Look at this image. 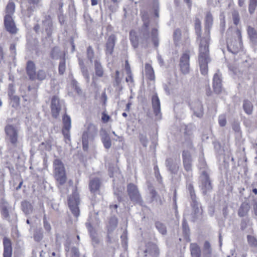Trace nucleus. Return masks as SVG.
Returning a JSON list of instances; mask_svg holds the SVG:
<instances>
[{
	"label": "nucleus",
	"instance_id": "obj_34",
	"mask_svg": "<svg viewBox=\"0 0 257 257\" xmlns=\"http://www.w3.org/2000/svg\"><path fill=\"white\" fill-rule=\"evenodd\" d=\"M212 249L208 241H205L203 244L202 255L203 257H211Z\"/></svg>",
	"mask_w": 257,
	"mask_h": 257
},
{
	"label": "nucleus",
	"instance_id": "obj_4",
	"mask_svg": "<svg viewBox=\"0 0 257 257\" xmlns=\"http://www.w3.org/2000/svg\"><path fill=\"white\" fill-rule=\"evenodd\" d=\"M0 212L2 218L11 223L17 221V214L9 203L4 198L0 202Z\"/></svg>",
	"mask_w": 257,
	"mask_h": 257
},
{
	"label": "nucleus",
	"instance_id": "obj_15",
	"mask_svg": "<svg viewBox=\"0 0 257 257\" xmlns=\"http://www.w3.org/2000/svg\"><path fill=\"white\" fill-rule=\"evenodd\" d=\"M190 106L195 116L199 118L203 116V107L201 101L198 99L195 100L190 103Z\"/></svg>",
	"mask_w": 257,
	"mask_h": 257
},
{
	"label": "nucleus",
	"instance_id": "obj_61",
	"mask_svg": "<svg viewBox=\"0 0 257 257\" xmlns=\"http://www.w3.org/2000/svg\"><path fill=\"white\" fill-rule=\"evenodd\" d=\"M15 91L16 90L15 89L14 83H10L8 87V96H11L15 95Z\"/></svg>",
	"mask_w": 257,
	"mask_h": 257
},
{
	"label": "nucleus",
	"instance_id": "obj_52",
	"mask_svg": "<svg viewBox=\"0 0 257 257\" xmlns=\"http://www.w3.org/2000/svg\"><path fill=\"white\" fill-rule=\"evenodd\" d=\"M47 77L46 72L43 70H39L36 74V78L40 81L45 80Z\"/></svg>",
	"mask_w": 257,
	"mask_h": 257
},
{
	"label": "nucleus",
	"instance_id": "obj_41",
	"mask_svg": "<svg viewBox=\"0 0 257 257\" xmlns=\"http://www.w3.org/2000/svg\"><path fill=\"white\" fill-rule=\"evenodd\" d=\"M151 40L154 44V46L156 48H157L159 44L158 30L156 28L152 29L151 30Z\"/></svg>",
	"mask_w": 257,
	"mask_h": 257
},
{
	"label": "nucleus",
	"instance_id": "obj_19",
	"mask_svg": "<svg viewBox=\"0 0 257 257\" xmlns=\"http://www.w3.org/2000/svg\"><path fill=\"white\" fill-rule=\"evenodd\" d=\"M194 128V126L193 125L189 124L187 125L185 128L184 134L185 141L184 143V145L190 149H192L193 148L191 139L193 136V131Z\"/></svg>",
	"mask_w": 257,
	"mask_h": 257
},
{
	"label": "nucleus",
	"instance_id": "obj_37",
	"mask_svg": "<svg viewBox=\"0 0 257 257\" xmlns=\"http://www.w3.org/2000/svg\"><path fill=\"white\" fill-rule=\"evenodd\" d=\"M146 76L150 80H154L155 78L154 71L151 65L146 63L145 67Z\"/></svg>",
	"mask_w": 257,
	"mask_h": 257
},
{
	"label": "nucleus",
	"instance_id": "obj_14",
	"mask_svg": "<svg viewBox=\"0 0 257 257\" xmlns=\"http://www.w3.org/2000/svg\"><path fill=\"white\" fill-rule=\"evenodd\" d=\"M190 56L188 52L183 54L180 59V70L184 74H188L190 70L189 64Z\"/></svg>",
	"mask_w": 257,
	"mask_h": 257
},
{
	"label": "nucleus",
	"instance_id": "obj_47",
	"mask_svg": "<svg viewBox=\"0 0 257 257\" xmlns=\"http://www.w3.org/2000/svg\"><path fill=\"white\" fill-rule=\"evenodd\" d=\"M66 70V61L65 58L62 59L59 64L58 72L60 75H63Z\"/></svg>",
	"mask_w": 257,
	"mask_h": 257
},
{
	"label": "nucleus",
	"instance_id": "obj_63",
	"mask_svg": "<svg viewBox=\"0 0 257 257\" xmlns=\"http://www.w3.org/2000/svg\"><path fill=\"white\" fill-rule=\"evenodd\" d=\"M71 257H79L80 253L78 249L76 247H73L71 249Z\"/></svg>",
	"mask_w": 257,
	"mask_h": 257
},
{
	"label": "nucleus",
	"instance_id": "obj_28",
	"mask_svg": "<svg viewBox=\"0 0 257 257\" xmlns=\"http://www.w3.org/2000/svg\"><path fill=\"white\" fill-rule=\"evenodd\" d=\"M246 30L251 44L253 46H257V30L250 26H247Z\"/></svg>",
	"mask_w": 257,
	"mask_h": 257
},
{
	"label": "nucleus",
	"instance_id": "obj_48",
	"mask_svg": "<svg viewBox=\"0 0 257 257\" xmlns=\"http://www.w3.org/2000/svg\"><path fill=\"white\" fill-rule=\"evenodd\" d=\"M183 232L185 237H188L190 233V229L186 220L184 219L182 222Z\"/></svg>",
	"mask_w": 257,
	"mask_h": 257
},
{
	"label": "nucleus",
	"instance_id": "obj_31",
	"mask_svg": "<svg viewBox=\"0 0 257 257\" xmlns=\"http://www.w3.org/2000/svg\"><path fill=\"white\" fill-rule=\"evenodd\" d=\"M50 57L52 59L58 60L65 58V54L58 47H54L51 51Z\"/></svg>",
	"mask_w": 257,
	"mask_h": 257
},
{
	"label": "nucleus",
	"instance_id": "obj_22",
	"mask_svg": "<svg viewBox=\"0 0 257 257\" xmlns=\"http://www.w3.org/2000/svg\"><path fill=\"white\" fill-rule=\"evenodd\" d=\"M42 29L45 31L48 36L50 37L53 31V24L51 17L47 16L45 18V20L42 22Z\"/></svg>",
	"mask_w": 257,
	"mask_h": 257
},
{
	"label": "nucleus",
	"instance_id": "obj_42",
	"mask_svg": "<svg viewBox=\"0 0 257 257\" xmlns=\"http://www.w3.org/2000/svg\"><path fill=\"white\" fill-rule=\"evenodd\" d=\"M243 108L246 114L248 115L251 114L253 110V105L249 100L245 99L243 101Z\"/></svg>",
	"mask_w": 257,
	"mask_h": 257
},
{
	"label": "nucleus",
	"instance_id": "obj_60",
	"mask_svg": "<svg viewBox=\"0 0 257 257\" xmlns=\"http://www.w3.org/2000/svg\"><path fill=\"white\" fill-rule=\"evenodd\" d=\"M247 238L248 242L250 245L255 246L257 245L256 239L254 236L248 235Z\"/></svg>",
	"mask_w": 257,
	"mask_h": 257
},
{
	"label": "nucleus",
	"instance_id": "obj_46",
	"mask_svg": "<svg viewBox=\"0 0 257 257\" xmlns=\"http://www.w3.org/2000/svg\"><path fill=\"white\" fill-rule=\"evenodd\" d=\"M130 40L133 47L136 48L138 46L139 40L135 35V33L131 31L130 33Z\"/></svg>",
	"mask_w": 257,
	"mask_h": 257
},
{
	"label": "nucleus",
	"instance_id": "obj_64",
	"mask_svg": "<svg viewBox=\"0 0 257 257\" xmlns=\"http://www.w3.org/2000/svg\"><path fill=\"white\" fill-rule=\"evenodd\" d=\"M43 223H44V227L45 230L46 231H47L48 232L50 231L51 229V227L50 224L47 221L45 216H44V218H43Z\"/></svg>",
	"mask_w": 257,
	"mask_h": 257
},
{
	"label": "nucleus",
	"instance_id": "obj_59",
	"mask_svg": "<svg viewBox=\"0 0 257 257\" xmlns=\"http://www.w3.org/2000/svg\"><path fill=\"white\" fill-rule=\"evenodd\" d=\"M87 55L88 59L92 62L94 58V51L91 46H89L87 49Z\"/></svg>",
	"mask_w": 257,
	"mask_h": 257
},
{
	"label": "nucleus",
	"instance_id": "obj_51",
	"mask_svg": "<svg viewBox=\"0 0 257 257\" xmlns=\"http://www.w3.org/2000/svg\"><path fill=\"white\" fill-rule=\"evenodd\" d=\"M153 8L154 11L155 16L158 18L159 17V3L158 0H153Z\"/></svg>",
	"mask_w": 257,
	"mask_h": 257
},
{
	"label": "nucleus",
	"instance_id": "obj_8",
	"mask_svg": "<svg viewBox=\"0 0 257 257\" xmlns=\"http://www.w3.org/2000/svg\"><path fill=\"white\" fill-rule=\"evenodd\" d=\"M235 34L237 37V40L232 39L227 41L228 50L234 54H237L241 49L242 45L241 31L237 29L235 31Z\"/></svg>",
	"mask_w": 257,
	"mask_h": 257
},
{
	"label": "nucleus",
	"instance_id": "obj_35",
	"mask_svg": "<svg viewBox=\"0 0 257 257\" xmlns=\"http://www.w3.org/2000/svg\"><path fill=\"white\" fill-rule=\"evenodd\" d=\"M249 208L250 206L247 203H242L238 210V216L240 217H244L246 216L249 210Z\"/></svg>",
	"mask_w": 257,
	"mask_h": 257
},
{
	"label": "nucleus",
	"instance_id": "obj_20",
	"mask_svg": "<svg viewBox=\"0 0 257 257\" xmlns=\"http://www.w3.org/2000/svg\"><path fill=\"white\" fill-rule=\"evenodd\" d=\"M4 24L6 29L11 34H16L17 31L13 17L5 16L4 18Z\"/></svg>",
	"mask_w": 257,
	"mask_h": 257
},
{
	"label": "nucleus",
	"instance_id": "obj_26",
	"mask_svg": "<svg viewBox=\"0 0 257 257\" xmlns=\"http://www.w3.org/2000/svg\"><path fill=\"white\" fill-rule=\"evenodd\" d=\"M4 244V257H12V247L11 240L5 237L3 239Z\"/></svg>",
	"mask_w": 257,
	"mask_h": 257
},
{
	"label": "nucleus",
	"instance_id": "obj_55",
	"mask_svg": "<svg viewBox=\"0 0 257 257\" xmlns=\"http://www.w3.org/2000/svg\"><path fill=\"white\" fill-rule=\"evenodd\" d=\"M232 20L233 24L236 26L237 25L240 21L239 13L236 11H234L232 13Z\"/></svg>",
	"mask_w": 257,
	"mask_h": 257
},
{
	"label": "nucleus",
	"instance_id": "obj_5",
	"mask_svg": "<svg viewBox=\"0 0 257 257\" xmlns=\"http://www.w3.org/2000/svg\"><path fill=\"white\" fill-rule=\"evenodd\" d=\"M142 19L143 21V25L140 30V38L141 43L145 47H147L150 40V34L149 31V18L147 12H144L142 14Z\"/></svg>",
	"mask_w": 257,
	"mask_h": 257
},
{
	"label": "nucleus",
	"instance_id": "obj_27",
	"mask_svg": "<svg viewBox=\"0 0 257 257\" xmlns=\"http://www.w3.org/2000/svg\"><path fill=\"white\" fill-rule=\"evenodd\" d=\"M26 71L27 74L30 80L34 81L36 79L35 65L33 61H28L27 64Z\"/></svg>",
	"mask_w": 257,
	"mask_h": 257
},
{
	"label": "nucleus",
	"instance_id": "obj_10",
	"mask_svg": "<svg viewBox=\"0 0 257 257\" xmlns=\"http://www.w3.org/2000/svg\"><path fill=\"white\" fill-rule=\"evenodd\" d=\"M199 187L204 195L210 192L212 189L211 181L207 173L205 171L202 172L200 177V184Z\"/></svg>",
	"mask_w": 257,
	"mask_h": 257
},
{
	"label": "nucleus",
	"instance_id": "obj_12",
	"mask_svg": "<svg viewBox=\"0 0 257 257\" xmlns=\"http://www.w3.org/2000/svg\"><path fill=\"white\" fill-rule=\"evenodd\" d=\"M192 209L191 220L195 222L202 218L203 210L199 201L190 203Z\"/></svg>",
	"mask_w": 257,
	"mask_h": 257
},
{
	"label": "nucleus",
	"instance_id": "obj_24",
	"mask_svg": "<svg viewBox=\"0 0 257 257\" xmlns=\"http://www.w3.org/2000/svg\"><path fill=\"white\" fill-rule=\"evenodd\" d=\"M101 184V181L98 178H94L91 179L89 184V187L91 193L94 195L99 194Z\"/></svg>",
	"mask_w": 257,
	"mask_h": 257
},
{
	"label": "nucleus",
	"instance_id": "obj_53",
	"mask_svg": "<svg viewBox=\"0 0 257 257\" xmlns=\"http://www.w3.org/2000/svg\"><path fill=\"white\" fill-rule=\"evenodd\" d=\"M34 239L36 241H40L43 237V232L41 229L37 230L34 235Z\"/></svg>",
	"mask_w": 257,
	"mask_h": 257
},
{
	"label": "nucleus",
	"instance_id": "obj_11",
	"mask_svg": "<svg viewBox=\"0 0 257 257\" xmlns=\"http://www.w3.org/2000/svg\"><path fill=\"white\" fill-rule=\"evenodd\" d=\"M63 129L62 134L66 139L65 142L68 144L70 141V130L71 127V120L70 117L65 113L62 118Z\"/></svg>",
	"mask_w": 257,
	"mask_h": 257
},
{
	"label": "nucleus",
	"instance_id": "obj_7",
	"mask_svg": "<svg viewBox=\"0 0 257 257\" xmlns=\"http://www.w3.org/2000/svg\"><path fill=\"white\" fill-rule=\"evenodd\" d=\"M127 193L131 201L135 204L141 206L144 205V202L137 185L129 183L127 185Z\"/></svg>",
	"mask_w": 257,
	"mask_h": 257
},
{
	"label": "nucleus",
	"instance_id": "obj_33",
	"mask_svg": "<svg viewBox=\"0 0 257 257\" xmlns=\"http://www.w3.org/2000/svg\"><path fill=\"white\" fill-rule=\"evenodd\" d=\"M118 219L115 216H111L108 221L107 225V231L108 233H111L117 227Z\"/></svg>",
	"mask_w": 257,
	"mask_h": 257
},
{
	"label": "nucleus",
	"instance_id": "obj_56",
	"mask_svg": "<svg viewBox=\"0 0 257 257\" xmlns=\"http://www.w3.org/2000/svg\"><path fill=\"white\" fill-rule=\"evenodd\" d=\"M81 71L82 74V75L85 79L86 82L87 83H89L90 81V76L87 67H82L81 69Z\"/></svg>",
	"mask_w": 257,
	"mask_h": 257
},
{
	"label": "nucleus",
	"instance_id": "obj_9",
	"mask_svg": "<svg viewBox=\"0 0 257 257\" xmlns=\"http://www.w3.org/2000/svg\"><path fill=\"white\" fill-rule=\"evenodd\" d=\"M68 202L72 213L75 217H77L80 213L78 207V205L80 203V198L76 188L73 191L72 195L69 197Z\"/></svg>",
	"mask_w": 257,
	"mask_h": 257
},
{
	"label": "nucleus",
	"instance_id": "obj_30",
	"mask_svg": "<svg viewBox=\"0 0 257 257\" xmlns=\"http://www.w3.org/2000/svg\"><path fill=\"white\" fill-rule=\"evenodd\" d=\"M186 189L189 195L190 203L198 202L194 187L191 182H187Z\"/></svg>",
	"mask_w": 257,
	"mask_h": 257
},
{
	"label": "nucleus",
	"instance_id": "obj_1",
	"mask_svg": "<svg viewBox=\"0 0 257 257\" xmlns=\"http://www.w3.org/2000/svg\"><path fill=\"white\" fill-rule=\"evenodd\" d=\"M205 37L200 40L199 49L198 61L202 74L208 73V64L211 61L209 55V32L213 24V17L210 12L206 13L205 19Z\"/></svg>",
	"mask_w": 257,
	"mask_h": 257
},
{
	"label": "nucleus",
	"instance_id": "obj_25",
	"mask_svg": "<svg viewBox=\"0 0 257 257\" xmlns=\"http://www.w3.org/2000/svg\"><path fill=\"white\" fill-rule=\"evenodd\" d=\"M152 103L154 112L157 118L160 119L161 116L160 102L157 94L154 95L152 98Z\"/></svg>",
	"mask_w": 257,
	"mask_h": 257
},
{
	"label": "nucleus",
	"instance_id": "obj_62",
	"mask_svg": "<svg viewBox=\"0 0 257 257\" xmlns=\"http://www.w3.org/2000/svg\"><path fill=\"white\" fill-rule=\"evenodd\" d=\"M218 122L221 126H224L226 123V120L225 116L224 115H221L218 117Z\"/></svg>",
	"mask_w": 257,
	"mask_h": 257
},
{
	"label": "nucleus",
	"instance_id": "obj_3",
	"mask_svg": "<svg viewBox=\"0 0 257 257\" xmlns=\"http://www.w3.org/2000/svg\"><path fill=\"white\" fill-rule=\"evenodd\" d=\"M54 175L58 187L60 189L66 182L67 176L64 164L59 159L53 161Z\"/></svg>",
	"mask_w": 257,
	"mask_h": 257
},
{
	"label": "nucleus",
	"instance_id": "obj_18",
	"mask_svg": "<svg viewBox=\"0 0 257 257\" xmlns=\"http://www.w3.org/2000/svg\"><path fill=\"white\" fill-rule=\"evenodd\" d=\"M182 159L184 169L187 172L191 171L193 160L190 153L187 150L183 151Z\"/></svg>",
	"mask_w": 257,
	"mask_h": 257
},
{
	"label": "nucleus",
	"instance_id": "obj_57",
	"mask_svg": "<svg viewBox=\"0 0 257 257\" xmlns=\"http://www.w3.org/2000/svg\"><path fill=\"white\" fill-rule=\"evenodd\" d=\"M181 38V31L180 29H176L173 34V38L174 42H179Z\"/></svg>",
	"mask_w": 257,
	"mask_h": 257
},
{
	"label": "nucleus",
	"instance_id": "obj_29",
	"mask_svg": "<svg viewBox=\"0 0 257 257\" xmlns=\"http://www.w3.org/2000/svg\"><path fill=\"white\" fill-rule=\"evenodd\" d=\"M100 135L104 148L106 149H109L111 147V142L108 134L105 130L102 129Z\"/></svg>",
	"mask_w": 257,
	"mask_h": 257
},
{
	"label": "nucleus",
	"instance_id": "obj_49",
	"mask_svg": "<svg viewBox=\"0 0 257 257\" xmlns=\"http://www.w3.org/2000/svg\"><path fill=\"white\" fill-rule=\"evenodd\" d=\"M104 5H105L108 9L112 13L116 11L118 9V2L112 3V4H109L108 2L104 1Z\"/></svg>",
	"mask_w": 257,
	"mask_h": 257
},
{
	"label": "nucleus",
	"instance_id": "obj_13",
	"mask_svg": "<svg viewBox=\"0 0 257 257\" xmlns=\"http://www.w3.org/2000/svg\"><path fill=\"white\" fill-rule=\"evenodd\" d=\"M61 107L62 102L57 96H54L51 102V110L53 117L55 118L58 117L61 110Z\"/></svg>",
	"mask_w": 257,
	"mask_h": 257
},
{
	"label": "nucleus",
	"instance_id": "obj_23",
	"mask_svg": "<svg viewBox=\"0 0 257 257\" xmlns=\"http://www.w3.org/2000/svg\"><path fill=\"white\" fill-rule=\"evenodd\" d=\"M165 165L168 171L172 174H176L179 170L178 164L172 158H167L165 161Z\"/></svg>",
	"mask_w": 257,
	"mask_h": 257
},
{
	"label": "nucleus",
	"instance_id": "obj_58",
	"mask_svg": "<svg viewBox=\"0 0 257 257\" xmlns=\"http://www.w3.org/2000/svg\"><path fill=\"white\" fill-rule=\"evenodd\" d=\"M37 5H34V4H29V5L27 7V16L28 17H30L31 15H32L33 12L36 10V6Z\"/></svg>",
	"mask_w": 257,
	"mask_h": 257
},
{
	"label": "nucleus",
	"instance_id": "obj_17",
	"mask_svg": "<svg viewBox=\"0 0 257 257\" xmlns=\"http://www.w3.org/2000/svg\"><path fill=\"white\" fill-rule=\"evenodd\" d=\"M213 87L214 92L216 94L220 93L222 91L221 74L218 70L214 74L213 76Z\"/></svg>",
	"mask_w": 257,
	"mask_h": 257
},
{
	"label": "nucleus",
	"instance_id": "obj_6",
	"mask_svg": "<svg viewBox=\"0 0 257 257\" xmlns=\"http://www.w3.org/2000/svg\"><path fill=\"white\" fill-rule=\"evenodd\" d=\"M5 131L6 134V139L14 147H18L19 150L22 148L19 141L18 130L13 125L9 124L6 126Z\"/></svg>",
	"mask_w": 257,
	"mask_h": 257
},
{
	"label": "nucleus",
	"instance_id": "obj_50",
	"mask_svg": "<svg viewBox=\"0 0 257 257\" xmlns=\"http://www.w3.org/2000/svg\"><path fill=\"white\" fill-rule=\"evenodd\" d=\"M257 7V0H249L248 11L250 14L254 13Z\"/></svg>",
	"mask_w": 257,
	"mask_h": 257
},
{
	"label": "nucleus",
	"instance_id": "obj_39",
	"mask_svg": "<svg viewBox=\"0 0 257 257\" xmlns=\"http://www.w3.org/2000/svg\"><path fill=\"white\" fill-rule=\"evenodd\" d=\"M22 209L25 214L28 215L31 214L33 211V206L32 204L27 201L22 202Z\"/></svg>",
	"mask_w": 257,
	"mask_h": 257
},
{
	"label": "nucleus",
	"instance_id": "obj_21",
	"mask_svg": "<svg viewBox=\"0 0 257 257\" xmlns=\"http://www.w3.org/2000/svg\"><path fill=\"white\" fill-rule=\"evenodd\" d=\"M116 41V37L114 34H111L108 38L105 44V53L106 55H112Z\"/></svg>",
	"mask_w": 257,
	"mask_h": 257
},
{
	"label": "nucleus",
	"instance_id": "obj_40",
	"mask_svg": "<svg viewBox=\"0 0 257 257\" xmlns=\"http://www.w3.org/2000/svg\"><path fill=\"white\" fill-rule=\"evenodd\" d=\"M94 69L95 74L97 76L101 77L103 76V68L100 62L98 60H95L94 61Z\"/></svg>",
	"mask_w": 257,
	"mask_h": 257
},
{
	"label": "nucleus",
	"instance_id": "obj_38",
	"mask_svg": "<svg viewBox=\"0 0 257 257\" xmlns=\"http://www.w3.org/2000/svg\"><path fill=\"white\" fill-rule=\"evenodd\" d=\"M15 11V4L12 1V0H9L8 4H7L5 16L13 17Z\"/></svg>",
	"mask_w": 257,
	"mask_h": 257
},
{
	"label": "nucleus",
	"instance_id": "obj_44",
	"mask_svg": "<svg viewBox=\"0 0 257 257\" xmlns=\"http://www.w3.org/2000/svg\"><path fill=\"white\" fill-rule=\"evenodd\" d=\"M155 226L158 230L163 235H165L167 233L166 227L163 223L157 221L155 223Z\"/></svg>",
	"mask_w": 257,
	"mask_h": 257
},
{
	"label": "nucleus",
	"instance_id": "obj_45",
	"mask_svg": "<svg viewBox=\"0 0 257 257\" xmlns=\"http://www.w3.org/2000/svg\"><path fill=\"white\" fill-rule=\"evenodd\" d=\"M195 32L197 36V38H201V22L199 19H196L195 23Z\"/></svg>",
	"mask_w": 257,
	"mask_h": 257
},
{
	"label": "nucleus",
	"instance_id": "obj_32",
	"mask_svg": "<svg viewBox=\"0 0 257 257\" xmlns=\"http://www.w3.org/2000/svg\"><path fill=\"white\" fill-rule=\"evenodd\" d=\"M85 225L87 228L88 230V231L90 234V236L91 238V239L93 242L95 243H98L99 239L97 236L96 232L95 229L93 228L92 226L91 225L90 222L87 221L85 223Z\"/></svg>",
	"mask_w": 257,
	"mask_h": 257
},
{
	"label": "nucleus",
	"instance_id": "obj_2",
	"mask_svg": "<svg viewBox=\"0 0 257 257\" xmlns=\"http://www.w3.org/2000/svg\"><path fill=\"white\" fill-rule=\"evenodd\" d=\"M98 128L96 125L92 123H89L82 135V143L83 150L87 151L89 148V144L92 142L97 136Z\"/></svg>",
	"mask_w": 257,
	"mask_h": 257
},
{
	"label": "nucleus",
	"instance_id": "obj_36",
	"mask_svg": "<svg viewBox=\"0 0 257 257\" xmlns=\"http://www.w3.org/2000/svg\"><path fill=\"white\" fill-rule=\"evenodd\" d=\"M190 249L192 257L201 256V249L197 243H191Z\"/></svg>",
	"mask_w": 257,
	"mask_h": 257
},
{
	"label": "nucleus",
	"instance_id": "obj_43",
	"mask_svg": "<svg viewBox=\"0 0 257 257\" xmlns=\"http://www.w3.org/2000/svg\"><path fill=\"white\" fill-rule=\"evenodd\" d=\"M240 229L242 231H245L249 229L251 226V222L248 218H243L240 221Z\"/></svg>",
	"mask_w": 257,
	"mask_h": 257
},
{
	"label": "nucleus",
	"instance_id": "obj_54",
	"mask_svg": "<svg viewBox=\"0 0 257 257\" xmlns=\"http://www.w3.org/2000/svg\"><path fill=\"white\" fill-rule=\"evenodd\" d=\"M9 97L13 102L12 107H16L19 106L20 104V98L18 96L14 95Z\"/></svg>",
	"mask_w": 257,
	"mask_h": 257
},
{
	"label": "nucleus",
	"instance_id": "obj_16",
	"mask_svg": "<svg viewBox=\"0 0 257 257\" xmlns=\"http://www.w3.org/2000/svg\"><path fill=\"white\" fill-rule=\"evenodd\" d=\"M146 248L144 251L145 257H158L159 249L157 245L149 242L146 244Z\"/></svg>",
	"mask_w": 257,
	"mask_h": 257
}]
</instances>
